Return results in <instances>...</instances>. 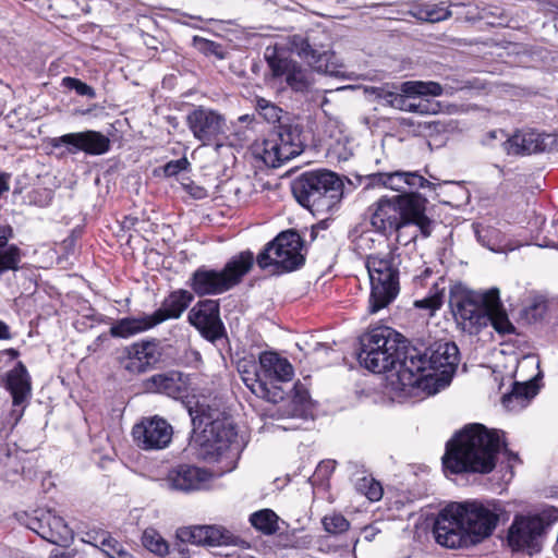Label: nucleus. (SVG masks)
<instances>
[{"mask_svg": "<svg viewBox=\"0 0 558 558\" xmlns=\"http://www.w3.org/2000/svg\"><path fill=\"white\" fill-rule=\"evenodd\" d=\"M408 98H409L408 96H404V106L397 107L396 109L403 110V111H410V112H418V113H427L428 112L427 104L410 102L408 100Z\"/></svg>", "mask_w": 558, "mask_h": 558, "instance_id": "nucleus-52", "label": "nucleus"}, {"mask_svg": "<svg viewBox=\"0 0 558 558\" xmlns=\"http://www.w3.org/2000/svg\"><path fill=\"white\" fill-rule=\"evenodd\" d=\"M265 58L272 77L284 76L288 86L296 93L308 94L312 92L314 77L311 71L294 60L280 57L275 50L269 52L267 49Z\"/></svg>", "mask_w": 558, "mask_h": 558, "instance_id": "nucleus-16", "label": "nucleus"}, {"mask_svg": "<svg viewBox=\"0 0 558 558\" xmlns=\"http://www.w3.org/2000/svg\"><path fill=\"white\" fill-rule=\"evenodd\" d=\"M9 190L8 177L0 174V195Z\"/></svg>", "mask_w": 558, "mask_h": 558, "instance_id": "nucleus-55", "label": "nucleus"}, {"mask_svg": "<svg viewBox=\"0 0 558 558\" xmlns=\"http://www.w3.org/2000/svg\"><path fill=\"white\" fill-rule=\"evenodd\" d=\"M12 414H14L16 417H15V422H17L20 420V417L23 415V410L16 412L15 410L12 411Z\"/></svg>", "mask_w": 558, "mask_h": 558, "instance_id": "nucleus-57", "label": "nucleus"}, {"mask_svg": "<svg viewBox=\"0 0 558 558\" xmlns=\"http://www.w3.org/2000/svg\"><path fill=\"white\" fill-rule=\"evenodd\" d=\"M400 92L408 97H437L449 94L445 87L433 81H407L400 85ZM450 94H452V92H450Z\"/></svg>", "mask_w": 558, "mask_h": 558, "instance_id": "nucleus-32", "label": "nucleus"}, {"mask_svg": "<svg viewBox=\"0 0 558 558\" xmlns=\"http://www.w3.org/2000/svg\"><path fill=\"white\" fill-rule=\"evenodd\" d=\"M149 389L165 393L173 399H181L187 395L189 377L180 372L157 374L148 379Z\"/></svg>", "mask_w": 558, "mask_h": 558, "instance_id": "nucleus-25", "label": "nucleus"}, {"mask_svg": "<svg viewBox=\"0 0 558 558\" xmlns=\"http://www.w3.org/2000/svg\"><path fill=\"white\" fill-rule=\"evenodd\" d=\"M54 148L66 147L69 154L84 151L87 155H102L110 148V140L100 132L88 130L68 133L51 141Z\"/></svg>", "mask_w": 558, "mask_h": 558, "instance_id": "nucleus-21", "label": "nucleus"}, {"mask_svg": "<svg viewBox=\"0 0 558 558\" xmlns=\"http://www.w3.org/2000/svg\"><path fill=\"white\" fill-rule=\"evenodd\" d=\"M408 348L398 340V335L389 327H377L360 338L357 360L373 373L399 369L403 350Z\"/></svg>", "mask_w": 558, "mask_h": 558, "instance_id": "nucleus-6", "label": "nucleus"}, {"mask_svg": "<svg viewBox=\"0 0 558 558\" xmlns=\"http://www.w3.org/2000/svg\"><path fill=\"white\" fill-rule=\"evenodd\" d=\"M328 35L323 29H308L287 37V48L319 73L338 76L342 65L329 49Z\"/></svg>", "mask_w": 558, "mask_h": 558, "instance_id": "nucleus-9", "label": "nucleus"}, {"mask_svg": "<svg viewBox=\"0 0 558 558\" xmlns=\"http://www.w3.org/2000/svg\"><path fill=\"white\" fill-rule=\"evenodd\" d=\"M205 525H194L180 527L177 531V537L183 543L205 545Z\"/></svg>", "mask_w": 558, "mask_h": 558, "instance_id": "nucleus-42", "label": "nucleus"}, {"mask_svg": "<svg viewBox=\"0 0 558 558\" xmlns=\"http://www.w3.org/2000/svg\"><path fill=\"white\" fill-rule=\"evenodd\" d=\"M498 521V513L480 501L452 502L438 513L433 534L444 547H466L490 536Z\"/></svg>", "mask_w": 558, "mask_h": 558, "instance_id": "nucleus-1", "label": "nucleus"}, {"mask_svg": "<svg viewBox=\"0 0 558 558\" xmlns=\"http://www.w3.org/2000/svg\"><path fill=\"white\" fill-rule=\"evenodd\" d=\"M193 300V294L187 290L179 289L171 292L162 301L160 308L153 313L157 324L159 325L168 319L179 318Z\"/></svg>", "mask_w": 558, "mask_h": 558, "instance_id": "nucleus-26", "label": "nucleus"}, {"mask_svg": "<svg viewBox=\"0 0 558 558\" xmlns=\"http://www.w3.org/2000/svg\"><path fill=\"white\" fill-rule=\"evenodd\" d=\"M124 368L133 374L145 373L160 360V351L156 341L133 343L126 349Z\"/></svg>", "mask_w": 558, "mask_h": 558, "instance_id": "nucleus-23", "label": "nucleus"}, {"mask_svg": "<svg viewBox=\"0 0 558 558\" xmlns=\"http://www.w3.org/2000/svg\"><path fill=\"white\" fill-rule=\"evenodd\" d=\"M366 268L371 281L368 311L372 314L388 306L399 293V269L392 253L369 255Z\"/></svg>", "mask_w": 558, "mask_h": 558, "instance_id": "nucleus-10", "label": "nucleus"}, {"mask_svg": "<svg viewBox=\"0 0 558 558\" xmlns=\"http://www.w3.org/2000/svg\"><path fill=\"white\" fill-rule=\"evenodd\" d=\"M117 541L110 538V537H104L101 539V551L108 557V558H134L131 554L128 551H124L122 549L117 548Z\"/></svg>", "mask_w": 558, "mask_h": 558, "instance_id": "nucleus-47", "label": "nucleus"}, {"mask_svg": "<svg viewBox=\"0 0 558 558\" xmlns=\"http://www.w3.org/2000/svg\"><path fill=\"white\" fill-rule=\"evenodd\" d=\"M165 482L172 490L193 493L208 489L213 482V473L195 465L180 464L168 472Z\"/></svg>", "mask_w": 558, "mask_h": 558, "instance_id": "nucleus-22", "label": "nucleus"}, {"mask_svg": "<svg viewBox=\"0 0 558 558\" xmlns=\"http://www.w3.org/2000/svg\"><path fill=\"white\" fill-rule=\"evenodd\" d=\"M27 526L41 538L59 546H69L73 538V531L64 519L52 510H36L34 517L28 520Z\"/></svg>", "mask_w": 558, "mask_h": 558, "instance_id": "nucleus-18", "label": "nucleus"}, {"mask_svg": "<svg viewBox=\"0 0 558 558\" xmlns=\"http://www.w3.org/2000/svg\"><path fill=\"white\" fill-rule=\"evenodd\" d=\"M502 445L499 430L488 429L478 423L469 424L447 441L444 470L451 474H488L496 466Z\"/></svg>", "mask_w": 558, "mask_h": 558, "instance_id": "nucleus-2", "label": "nucleus"}, {"mask_svg": "<svg viewBox=\"0 0 558 558\" xmlns=\"http://www.w3.org/2000/svg\"><path fill=\"white\" fill-rule=\"evenodd\" d=\"M292 193L300 205L323 215L332 211L341 202L343 183L331 171H311L293 182Z\"/></svg>", "mask_w": 558, "mask_h": 558, "instance_id": "nucleus-5", "label": "nucleus"}, {"mask_svg": "<svg viewBox=\"0 0 558 558\" xmlns=\"http://www.w3.org/2000/svg\"><path fill=\"white\" fill-rule=\"evenodd\" d=\"M368 184L383 186L401 194L417 193L420 189L435 190L436 184L425 179L417 171L396 170L391 172H376L368 175Z\"/></svg>", "mask_w": 558, "mask_h": 558, "instance_id": "nucleus-20", "label": "nucleus"}, {"mask_svg": "<svg viewBox=\"0 0 558 558\" xmlns=\"http://www.w3.org/2000/svg\"><path fill=\"white\" fill-rule=\"evenodd\" d=\"M302 248L303 241L298 232H281L257 255L256 263L262 269L274 267L276 272L292 271L304 263Z\"/></svg>", "mask_w": 558, "mask_h": 558, "instance_id": "nucleus-12", "label": "nucleus"}, {"mask_svg": "<svg viewBox=\"0 0 558 558\" xmlns=\"http://www.w3.org/2000/svg\"><path fill=\"white\" fill-rule=\"evenodd\" d=\"M496 299V288L485 292L452 290L449 296V305L457 323L461 328L474 333L481 327L488 324L486 308L490 299Z\"/></svg>", "mask_w": 558, "mask_h": 558, "instance_id": "nucleus-11", "label": "nucleus"}, {"mask_svg": "<svg viewBox=\"0 0 558 558\" xmlns=\"http://www.w3.org/2000/svg\"><path fill=\"white\" fill-rule=\"evenodd\" d=\"M62 85L65 88L75 90L81 96H86L88 98L96 97L95 89L78 78L65 76L62 78Z\"/></svg>", "mask_w": 558, "mask_h": 558, "instance_id": "nucleus-46", "label": "nucleus"}, {"mask_svg": "<svg viewBox=\"0 0 558 558\" xmlns=\"http://www.w3.org/2000/svg\"><path fill=\"white\" fill-rule=\"evenodd\" d=\"M442 304V294L435 292L429 296H426L422 300L415 301L414 305L417 308H426L430 310L432 312L438 310Z\"/></svg>", "mask_w": 558, "mask_h": 558, "instance_id": "nucleus-49", "label": "nucleus"}, {"mask_svg": "<svg viewBox=\"0 0 558 558\" xmlns=\"http://www.w3.org/2000/svg\"><path fill=\"white\" fill-rule=\"evenodd\" d=\"M187 318L190 324L211 342L223 336L225 327L220 319V305L217 300L198 301L189 312Z\"/></svg>", "mask_w": 558, "mask_h": 558, "instance_id": "nucleus-19", "label": "nucleus"}, {"mask_svg": "<svg viewBox=\"0 0 558 558\" xmlns=\"http://www.w3.org/2000/svg\"><path fill=\"white\" fill-rule=\"evenodd\" d=\"M0 234L5 235L8 238L13 236V229L10 226H0Z\"/></svg>", "mask_w": 558, "mask_h": 558, "instance_id": "nucleus-56", "label": "nucleus"}, {"mask_svg": "<svg viewBox=\"0 0 558 558\" xmlns=\"http://www.w3.org/2000/svg\"><path fill=\"white\" fill-rule=\"evenodd\" d=\"M451 12L447 8L435 4L424 5L418 11V17L427 22H440L450 17Z\"/></svg>", "mask_w": 558, "mask_h": 558, "instance_id": "nucleus-43", "label": "nucleus"}, {"mask_svg": "<svg viewBox=\"0 0 558 558\" xmlns=\"http://www.w3.org/2000/svg\"><path fill=\"white\" fill-rule=\"evenodd\" d=\"M202 424L205 428L201 456L208 462H225V466L232 470L242 450L233 423L229 418L210 420L209 416L204 415L199 420V425Z\"/></svg>", "mask_w": 558, "mask_h": 558, "instance_id": "nucleus-8", "label": "nucleus"}, {"mask_svg": "<svg viewBox=\"0 0 558 558\" xmlns=\"http://www.w3.org/2000/svg\"><path fill=\"white\" fill-rule=\"evenodd\" d=\"M172 426L160 416L143 417L132 428L135 445L142 450H161L169 446Z\"/></svg>", "mask_w": 558, "mask_h": 558, "instance_id": "nucleus-17", "label": "nucleus"}, {"mask_svg": "<svg viewBox=\"0 0 558 558\" xmlns=\"http://www.w3.org/2000/svg\"><path fill=\"white\" fill-rule=\"evenodd\" d=\"M546 522L537 514L515 515L508 529L507 541L513 551L533 556L542 549Z\"/></svg>", "mask_w": 558, "mask_h": 558, "instance_id": "nucleus-15", "label": "nucleus"}, {"mask_svg": "<svg viewBox=\"0 0 558 558\" xmlns=\"http://www.w3.org/2000/svg\"><path fill=\"white\" fill-rule=\"evenodd\" d=\"M190 166L186 158H180L167 162L163 167V173L166 177H174L181 171L185 170Z\"/></svg>", "mask_w": 558, "mask_h": 558, "instance_id": "nucleus-51", "label": "nucleus"}, {"mask_svg": "<svg viewBox=\"0 0 558 558\" xmlns=\"http://www.w3.org/2000/svg\"><path fill=\"white\" fill-rule=\"evenodd\" d=\"M292 377V365L275 352H263L259 355V365L254 366V372H242L245 386L256 397L272 403L284 400V392L277 383L290 381Z\"/></svg>", "mask_w": 558, "mask_h": 558, "instance_id": "nucleus-7", "label": "nucleus"}, {"mask_svg": "<svg viewBox=\"0 0 558 558\" xmlns=\"http://www.w3.org/2000/svg\"><path fill=\"white\" fill-rule=\"evenodd\" d=\"M278 515L270 509H263L251 514V524L262 533L271 535L279 529Z\"/></svg>", "mask_w": 558, "mask_h": 558, "instance_id": "nucleus-37", "label": "nucleus"}, {"mask_svg": "<svg viewBox=\"0 0 558 558\" xmlns=\"http://www.w3.org/2000/svg\"><path fill=\"white\" fill-rule=\"evenodd\" d=\"M303 151L301 130L298 125H279L277 131L256 145L255 154L265 165L277 168Z\"/></svg>", "mask_w": 558, "mask_h": 558, "instance_id": "nucleus-13", "label": "nucleus"}, {"mask_svg": "<svg viewBox=\"0 0 558 558\" xmlns=\"http://www.w3.org/2000/svg\"><path fill=\"white\" fill-rule=\"evenodd\" d=\"M507 138H509V137L507 136V134L502 130H493V131H489L485 135V137L483 140V143L486 144V145H493L494 141L498 140L504 145V142Z\"/></svg>", "mask_w": 558, "mask_h": 558, "instance_id": "nucleus-53", "label": "nucleus"}, {"mask_svg": "<svg viewBox=\"0 0 558 558\" xmlns=\"http://www.w3.org/2000/svg\"><path fill=\"white\" fill-rule=\"evenodd\" d=\"M10 238L0 234V275L8 270H17L22 259L21 250L15 245H8Z\"/></svg>", "mask_w": 558, "mask_h": 558, "instance_id": "nucleus-35", "label": "nucleus"}, {"mask_svg": "<svg viewBox=\"0 0 558 558\" xmlns=\"http://www.w3.org/2000/svg\"><path fill=\"white\" fill-rule=\"evenodd\" d=\"M460 353L451 341H436L428 348L403 350L398 378L403 387L428 388V381L449 383L459 364Z\"/></svg>", "mask_w": 558, "mask_h": 558, "instance_id": "nucleus-4", "label": "nucleus"}, {"mask_svg": "<svg viewBox=\"0 0 558 558\" xmlns=\"http://www.w3.org/2000/svg\"><path fill=\"white\" fill-rule=\"evenodd\" d=\"M205 545L222 546L233 542V535L221 526L205 525Z\"/></svg>", "mask_w": 558, "mask_h": 558, "instance_id": "nucleus-41", "label": "nucleus"}, {"mask_svg": "<svg viewBox=\"0 0 558 558\" xmlns=\"http://www.w3.org/2000/svg\"><path fill=\"white\" fill-rule=\"evenodd\" d=\"M487 316H489L488 323L493 325L496 331L499 333H510L513 331V326L510 323L502 304L500 302L499 290L496 288V300L490 299L488 307L486 308Z\"/></svg>", "mask_w": 558, "mask_h": 558, "instance_id": "nucleus-34", "label": "nucleus"}, {"mask_svg": "<svg viewBox=\"0 0 558 558\" xmlns=\"http://www.w3.org/2000/svg\"><path fill=\"white\" fill-rule=\"evenodd\" d=\"M254 265V255L251 251H243L232 256L220 270L225 277L229 289L238 286L244 276H246Z\"/></svg>", "mask_w": 558, "mask_h": 558, "instance_id": "nucleus-30", "label": "nucleus"}, {"mask_svg": "<svg viewBox=\"0 0 558 558\" xmlns=\"http://www.w3.org/2000/svg\"><path fill=\"white\" fill-rule=\"evenodd\" d=\"M142 544L147 550L159 557L169 554V544L155 529H146L143 532Z\"/></svg>", "mask_w": 558, "mask_h": 558, "instance_id": "nucleus-39", "label": "nucleus"}, {"mask_svg": "<svg viewBox=\"0 0 558 558\" xmlns=\"http://www.w3.org/2000/svg\"><path fill=\"white\" fill-rule=\"evenodd\" d=\"M186 124L203 146H214L218 151L228 138V125L223 114L208 107L198 106L186 116Z\"/></svg>", "mask_w": 558, "mask_h": 558, "instance_id": "nucleus-14", "label": "nucleus"}, {"mask_svg": "<svg viewBox=\"0 0 558 558\" xmlns=\"http://www.w3.org/2000/svg\"><path fill=\"white\" fill-rule=\"evenodd\" d=\"M365 93L381 105L392 108L404 106V95L400 92V87L393 84L366 87Z\"/></svg>", "mask_w": 558, "mask_h": 558, "instance_id": "nucleus-33", "label": "nucleus"}, {"mask_svg": "<svg viewBox=\"0 0 558 558\" xmlns=\"http://www.w3.org/2000/svg\"><path fill=\"white\" fill-rule=\"evenodd\" d=\"M53 197L50 189L37 187L29 191L26 195V203L37 207H47Z\"/></svg>", "mask_w": 558, "mask_h": 558, "instance_id": "nucleus-45", "label": "nucleus"}, {"mask_svg": "<svg viewBox=\"0 0 558 558\" xmlns=\"http://www.w3.org/2000/svg\"><path fill=\"white\" fill-rule=\"evenodd\" d=\"M355 488L371 501L381 499L384 490L381 484L377 482L371 474H363L355 478Z\"/></svg>", "mask_w": 558, "mask_h": 558, "instance_id": "nucleus-38", "label": "nucleus"}, {"mask_svg": "<svg viewBox=\"0 0 558 558\" xmlns=\"http://www.w3.org/2000/svg\"><path fill=\"white\" fill-rule=\"evenodd\" d=\"M544 141L539 133L518 131L504 142V149L508 155H530L544 149Z\"/></svg>", "mask_w": 558, "mask_h": 558, "instance_id": "nucleus-27", "label": "nucleus"}, {"mask_svg": "<svg viewBox=\"0 0 558 558\" xmlns=\"http://www.w3.org/2000/svg\"><path fill=\"white\" fill-rule=\"evenodd\" d=\"M255 110L268 123H276L281 119L282 109L266 98L256 97Z\"/></svg>", "mask_w": 558, "mask_h": 558, "instance_id": "nucleus-40", "label": "nucleus"}, {"mask_svg": "<svg viewBox=\"0 0 558 558\" xmlns=\"http://www.w3.org/2000/svg\"><path fill=\"white\" fill-rule=\"evenodd\" d=\"M86 536H87V538L86 539L84 538L83 541L86 542V543L93 544L92 539H95V537H93L89 533L86 534Z\"/></svg>", "mask_w": 558, "mask_h": 558, "instance_id": "nucleus-58", "label": "nucleus"}, {"mask_svg": "<svg viewBox=\"0 0 558 558\" xmlns=\"http://www.w3.org/2000/svg\"><path fill=\"white\" fill-rule=\"evenodd\" d=\"M310 411V397L302 385L294 386V393L287 405L283 413L291 417H303Z\"/></svg>", "mask_w": 558, "mask_h": 558, "instance_id": "nucleus-36", "label": "nucleus"}, {"mask_svg": "<svg viewBox=\"0 0 558 558\" xmlns=\"http://www.w3.org/2000/svg\"><path fill=\"white\" fill-rule=\"evenodd\" d=\"M11 339V332L9 326L0 320V340Z\"/></svg>", "mask_w": 558, "mask_h": 558, "instance_id": "nucleus-54", "label": "nucleus"}, {"mask_svg": "<svg viewBox=\"0 0 558 558\" xmlns=\"http://www.w3.org/2000/svg\"><path fill=\"white\" fill-rule=\"evenodd\" d=\"M190 415H191V417H192V422H193V424L195 425V424H196V417H194V416H193V413H192V411H191V410H190Z\"/></svg>", "mask_w": 558, "mask_h": 558, "instance_id": "nucleus-59", "label": "nucleus"}, {"mask_svg": "<svg viewBox=\"0 0 558 558\" xmlns=\"http://www.w3.org/2000/svg\"><path fill=\"white\" fill-rule=\"evenodd\" d=\"M189 286L198 296L218 295L229 291V286L220 270L197 268L189 280Z\"/></svg>", "mask_w": 558, "mask_h": 558, "instance_id": "nucleus-24", "label": "nucleus"}, {"mask_svg": "<svg viewBox=\"0 0 558 558\" xmlns=\"http://www.w3.org/2000/svg\"><path fill=\"white\" fill-rule=\"evenodd\" d=\"M157 325L158 324L154 314L142 315L138 317H124L111 325L109 333L113 338L125 339L147 331Z\"/></svg>", "mask_w": 558, "mask_h": 558, "instance_id": "nucleus-29", "label": "nucleus"}, {"mask_svg": "<svg viewBox=\"0 0 558 558\" xmlns=\"http://www.w3.org/2000/svg\"><path fill=\"white\" fill-rule=\"evenodd\" d=\"M478 242L482 243L483 246L492 251H497L496 242L493 241V238L498 235V231L494 228H483L476 229L475 231Z\"/></svg>", "mask_w": 558, "mask_h": 558, "instance_id": "nucleus-48", "label": "nucleus"}, {"mask_svg": "<svg viewBox=\"0 0 558 558\" xmlns=\"http://www.w3.org/2000/svg\"><path fill=\"white\" fill-rule=\"evenodd\" d=\"M537 392L538 386L532 380L514 383L512 390L502 397L501 402L509 411H520L527 407Z\"/></svg>", "mask_w": 558, "mask_h": 558, "instance_id": "nucleus-31", "label": "nucleus"}, {"mask_svg": "<svg viewBox=\"0 0 558 558\" xmlns=\"http://www.w3.org/2000/svg\"><path fill=\"white\" fill-rule=\"evenodd\" d=\"M546 308L547 306L544 301H535L530 306L525 307L524 313L527 319L536 322L543 318Z\"/></svg>", "mask_w": 558, "mask_h": 558, "instance_id": "nucleus-50", "label": "nucleus"}, {"mask_svg": "<svg viewBox=\"0 0 558 558\" xmlns=\"http://www.w3.org/2000/svg\"><path fill=\"white\" fill-rule=\"evenodd\" d=\"M323 525L326 532L331 534H340L348 531L350 523L340 513H332L324 517Z\"/></svg>", "mask_w": 558, "mask_h": 558, "instance_id": "nucleus-44", "label": "nucleus"}, {"mask_svg": "<svg viewBox=\"0 0 558 558\" xmlns=\"http://www.w3.org/2000/svg\"><path fill=\"white\" fill-rule=\"evenodd\" d=\"M5 387L12 395L14 407L22 405L31 396V377L21 362L7 374Z\"/></svg>", "mask_w": 558, "mask_h": 558, "instance_id": "nucleus-28", "label": "nucleus"}, {"mask_svg": "<svg viewBox=\"0 0 558 558\" xmlns=\"http://www.w3.org/2000/svg\"><path fill=\"white\" fill-rule=\"evenodd\" d=\"M427 198L420 193L381 196L371 207V225L384 235L397 234V241L407 245L432 233L433 221L425 215Z\"/></svg>", "mask_w": 558, "mask_h": 558, "instance_id": "nucleus-3", "label": "nucleus"}]
</instances>
